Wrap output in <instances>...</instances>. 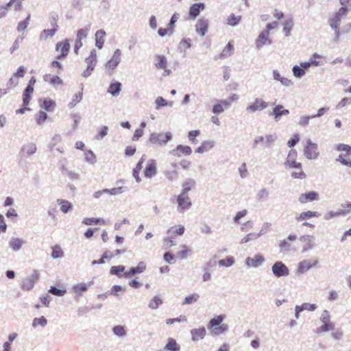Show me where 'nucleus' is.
<instances>
[{
	"label": "nucleus",
	"instance_id": "f257e3e1",
	"mask_svg": "<svg viewBox=\"0 0 351 351\" xmlns=\"http://www.w3.org/2000/svg\"><path fill=\"white\" fill-rule=\"evenodd\" d=\"M223 319L224 316L220 315L210 319L208 328L211 333L218 335L228 330V325L222 323Z\"/></svg>",
	"mask_w": 351,
	"mask_h": 351
},
{
	"label": "nucleus",
	"instance_id": "f03ea898",
	"mask_svg": "<svg viewBox=\"0 0 351 351\" xmlns=\"http://www.w3.org/2000/svg\"><path fill=\"white\" fill-rule=\"evenodd\" d=\"M172 138L171 132L164 133H152L149 138V143L154 145H165Z\"/></svg>",
	"mask_w": 351,
	"mask_h": 351
},
{
	"label": "nucleus",
	"instance_id": "7ed1b4c3",
	"mask_svg": "<svg viewBox=\"0 0 351 351\" xmlns=\"http://www.w3.org/2000/svg\"><path fill=\"white\" fill-rule=\"evenodd\" d=\"M336 149L339 152H345L346 154H341L337 159L341 164L351 167V160L346 159V156L351 155V147L346 144H339L337 145Z\"/></svg>",
	"mask_w": 351,
	"mask_h": 351
},
{
	"label": "nucleus",
	"instance_id": "20e7f679",
	"mask_svg": "<svg viewBox=\"0 0 351 351\" xmlns=\"http://www.w3.org/2000/svg\"><path fill=\"white\" fill-rule=\"evenodd\" d=\"M304 154L308 159L317 158L319 156L317 145L308 139L304 149Z\"/></svg>",
	"mask_w": 351,
	"mask_h": 351
},
{
	"label": "nucleus",
	"instance_id": "39448f33",
	"mask_svg": "<svg viewBox=\"0 0 351 351\" xmlns=\"http://www.w3.org/2000/svg\"><path fill=\"white\" fill-rule=\"evenodd\" d=\"M317 263L318 260L317 258H312L311 260H303L298 263L296 272L298 274H304L310 269L316 267Z\"/></svg>",
	"mask_w": 351,
	"mask_h": 351
},
{
	"label": "nucleus",
	"instance_id": "423d86ee",
	"mask_svg": "<svg viewBox=\"0 0 351 351\" xmlns=\"http://www.w3.org/2000/svg\"><path fill=\"white\" fill-rule=\"evenodd\" d=\"M297 156L298 153L295 149L290 150L284 164L285 167L295 169H300L302 167V163L296 161Z\"/></svg>",
	"mask_w": 351,
	"mask_h": 351
},
{
	"label": "nucleus",
	"instance_id": "0eeeda50",
	"mask_svg": "<svg viewBox=\"0 0 351 351\" xmlns=\"http://www.w3.org/2000/svg\"><path fill=\"white\" fill-rule=\"evenodd\" d=\"M121 50L119 49L115 50L112 58L106 62L105 65L106 69L110 73H112L119 64L121 61Z\"/></svg>",
	"mask_w": 351,
	"mask_h": 351
},
{
	"label": "nucleus",
	"instance_id": "6e6552de",
	"mask_svg": "<svg viewBox=\"0 0 351 351\" xmlns=\"http://www.w3.org/2000/svg\"><path fill=\"white\" fill-rule=\"evenodd\" d=\"M87 64L86 69L83 72V76L88 77L94 70L97 62V55L95 51H92L88 58L85 60Z\"/></svg>",
	"mask_w": 351,
	"mask_h": 351
},
{
	"label": "nucleus",
	"instance_id": "1a4fd4ad",
	"mask_svg": "<svg viewBox=\"0 0 351 351\" xmlns=\"http://www.w3.org/2000/svg\"><path fill=\"white\" fill-rule=\"evenodd\" d=\"M346 14H339V11L336 12L334 16L330 19L329 24L330 27L335 31V40H338L341 36V32L339 29V26L341 22V16H345Z\"/></svg>",
	"mask_w": 351,
	"mask_h": 351
},
{
	"label": "nucleus",
	"instance_id": "9d476101",
	"mask_svg": "<svg viewBox=\"0 0 351 351\" xmlns=\"http://www.w3.org/2000/svg\"><path fill=\"white\" fill-rule=\"evenodd\" d=\"M70 49V44L68 40L58 42L56 45V50L60 54L56 57L58 60L67 56Z\"/></svg>",
	"mask_w": 351,
	"mask_h": 351
},
{
	"label": "nucleus",
	"instance_id": "9b49d317",
	"mask_svg": "<svg viewBox=\"0 0 351 351\" xmlns=\"http://www.w3.org/2000/svg\"><path fill=\"white\" fill-rule=\"evenodd\" d=\"M272 271L276 277L287 276L289 274L288 267L281 261H277L274 264Z\"/></svg>",
	"mask_w": 351,
	"mask_h": 351
},
{
	"label": "nucleus",
	"instance_id": "f8f14e48",
	"mask_svg": "<svg viewBox=\"0 0 351 351\" xmlns=\"http://www.w3.org/2000/svg\"><path fill=\"white\" fill-rule=\"evenodd\" d=\"M268 106V103L261 98H256L252 103L247 106L246 110L250 112L261 111Z\"/></svg>",
	"mask_w": 351,
	"mask_h": 351
},
{
	"label": "nucleus",
	"instance_id": "ddd939ff",
	"mask_svg": "<svg viewBox=\"0 0 351 351\" xmlns=\"http://www.w3.org/2000/svg\"><path fill=\"white\" fill-rule=\"evenodd\" d=\"M147 265L143 261H140L136 267H131L128 271L123 274V277L129 278L137 274L143 273L146 270Z\"/></svg>",
	"mask_w": 351,
	"mask_h": 351
},
{
	"label": "nucleus",
	"instance_id": "4468645a",
	"mask_svg": "<svg viewBox=\"0 0 351 351\" xmlns=\"http://www.w3.org/2000/svg\"><path fill=\"white\" fill-rule=\"evenodd\" d=\"M144 176L147 178H152L157 173V164L155 160H149L144 170Z\"/></svg>",
	"mask_w": 351,
	"mask_h": 351
},
{
	"label": "nucleus",
	"instance_id": "2eb2a0df",
	"mask_svg": "<svg viewBox=\"0 0 351 351\" xmlns=\"http://www.w3.org/2000/svg\"><path fill=\"white\" fill-rule=\"evenodd\" d=\"M177 202L180 211L189 209L191 206V202L188 194L180 193L177 197Z\"/></svg>",
	"mask_w": 351,
	"mask_h": 351
},
{
	"label": "nucleus",
	"instance_id": "dca6fc26",
	"mask_svg": "<svg viewBox=\"0 0 351 351\" xmlns=\"http://www.w3.org/2000/svg\"><path fill=\"white\" fill-rule=\"evenodd\" d=\"M269 32L267 30H263L258 36L256 40V45L258 48H261L264 45H270L271 39L269 38Z\"/></svg>",
	"mask_w": 351,
	"mask_h": 351
},
{
	"label": "nucleus",
	"instance_id": "f3484780",
	"mask_svg": "<svg viewBox=\"0 0 351 351\" xmlns=\"http://www.w3.org/2000/svg\"><path fill=\"white\" fill-rule=\"evenodd\" d=\"M208 29V21L205 19H200L195 25L196 32L202 36H204Z\"/></svg>",
	"mask_w": 351,
	"mask_h": 351
},
{
	"label": "nucleus",
	"instance_id": "a211bd4d",
	"mask_svg": "<svg viewBox=\"0 0 351 351\" xmlns=\"http://www.w3.org/2000/svg\"><path fill=\"white\" fill-rule=\"evenodd\" d=\"M264 262V258L261 254H256L254 257H247L245 263L248 267H256Z\"/></svg>",
	"mask_w": 351,
	"mask_h": 351
},
{
	"label": "nucleus",
	"instance_id": "6ab92c4d",
	"mask_svg": "<svg viewBox=\"0 0 351 351\" xmlns=\"http://www.w3.org/2000/svg\"><path fill=\"white\" fill-rule=\"evenodd\" d=\"M192 153V149L189 146L179 145L172 151V154L180 157L182 155L189 156Z\"/></svg>",
	"mask_w": 351,
	"mask_h": 351
},
{
	"label": "nucleus",
	"instance_id": "aec40b11",
	"mask_svg": "<svg viewBox=\"0 0 351 351\" xmlns=\"http://www.w3.org/2000/svg\"><path fill=\"white\" fill-rule=\"evenodd\" d=\"M205 5L203 3H198L193 4L189 9V16L192 19H195L204 10Z\"/></svg>",
	"mask_w": 351,
	"mask_h": 351
},
{
	"label": "nucleus",
	"instance_id": "412c9836",
	"mask_svg": "<svg viewBox=\"0 0 351 351\" xmlns=\"http://www.w3.org/2000/svg\"><path fill=\"white\" fill-rule=\"evenodd\" d=\"M319 195L315 191H311L306 193L302 194L299 197V202L302 204H305L308 202L317 199Z\"/></svg>",
	"mask_w": 351,
	"mask_h": 351
},
{
	"label": "nucleus",
	"instance_id": "4be33fe9",
	"mask_svg": "<svg viewBox=\"0 0 351 351\" xmlns=\"http://www.w3.org/2000/svg\"><path fill=\"white\" fill-rule=\"evenodd\" d=\"M145 156H143L138 160V163L136 164V167L133 169L132 171V175L137 182H140L141 181L140 173L143 169V164L145 161Z\"/></svg>",
	"mask_w": 351,
	"mask_h": 351
},
{
	"label": "nucleus",
	"instance_id": "5701e85b",
	"mask_svg": "<svg viewBox=\"0 0 351 351\" xmlns=\"http://www.w3.org/2000/svg\"><path fill=\"white\" fill-rule=\"evenodd\" d=\"M105 37L106 32L103 29H99L95 33V45L96 47L101 49L104 45L105 43Z\"/></svg>",
	"mask_w": 351,
	"mask_h": 351
},
{
	"label": "nucleus",
	"instance_id": "b1692460",
	"mask_svg": "<svg viewBox=\"0 0 351 351\" xmlns=\"http://www.w3.org/2000/svg\"><path fill=\"white\" fill-rule=\"evenodd\" d=\"M289 113L288 110L284 109L282 105H277L270 114L274 116L276 120H278L281 116L287 115Z\"/></svg>",
	"mask_w": 351,
	"mask_h": 351
},
{
	"label": "nucleus",
	"instance_id": "393cba45",
	"mask_svg": "<svg viewBox=\"0 0 351 351\" xmlns=\"http://www.w3.org/2000/svg\"><path fill=\"white\" fill-rule=\"evenodd\" d=\"M234 51V45L232 42H229L227 45L223 49L219 55V58H226L230 56Z\"/></svg>",
	"mask_w": 351,
	"mask_h": 351
},
{
	"label": "nucleus",
	"instance_id": "a878e982",
	"mask_svg": "<svg viewBox=\"0 0 351 351\" xmlns=\"http://www.w3.org/2000/svg\"><path fill=\"white\" fill-rule=\"evenodd\" d=\"M193 341H198L202 339L206 335V330L204 327L195 328L191 330Z\"/></svg>",
	"mask_w": 351,
	"mask_h": 351
},
{
	"label": "nucleus",
	"instance_id": "bb28decb",
	"mask_svg": "<svg viewBox=\"0 0 351 351\" xmlns=\"http://www.w3.org/2000/svg\"><path fill=\"white\" fill-rule=\"evenodd\" d=\"M155 66L157 69H166L167 66V60L165 56L158 55L156 56Z\"/></svg>",
	"mask_w": 351,
	"mask_h": 351
},
{
	"label": "nucleus",
	"instance_id": "cd10ccee",
	"mask_svg": "<svg viewBox=\"0 0 351 351\" xmlns=\"http://www.w3.org/2000/svg\"><path fill=\"white\" fill-rule=\"evenodd\" d=\"M230 106V102L226 100H221L219 103L213 106V112L215 114L221 113L224 110V108Z\"/></svg>",
	"mask_w": 351,
	"mask_h": 351
},
{
	"label": "nucleus",
	"instance_id": "c85d7f7f",
	"mask_svg": "<svg viewBox=\"0 0 351 351\" xmlns=\"http://www.w3.org/2000/svg\"><path fill=\"white\" fill-rule=\"evenodd\" d=\"M185 231V228L183 226L179 225L177 226H173L168 229L167 233L171 234V237L182 236Z\"/></svg>",
	"mask_w": 351,
	"mask_h": 351
},
{
	"label": "nucleus",
	"instance_id": "c756f323",
	"mask_svg": "<svg viewBox=\"0 0 351 351\" xmlns=\"http://www.w3.org/2000/svg\"><path fill=\"white\" fill-rule=\"evenodd\" d=\"M317 306L314 304H308V303H304L302 306H297L295 307V317L296 318H298L299 317V313L304 311V310H308V311H315L316 309Z\"/></svg>",
	"mask_w": 351,
	"mask_h": 351
},
{
	"label": "nucleus",
	"instance_id": "7c9ffc66",
	"mask_svg": "<svg viewBox=\"0 0 351 351\" xmlns=\"http://www.w3.org/2000/svg\"><path fill=\"white\" fill-rule=\"evenodd\" d=\"M121 90V84L119 82H112L110 84L108 92L113 96H117Z\"/></svg>",
	"mask_w": 351,
	"mask_h": 351
},
{
	"label": "nucleus",
	"instance_id": "2f4dec72",
	"mask_svg": "<svg viewBox=\"0 0 351 351\" xmlns=\"http://www.w3.org/2000/svg\"><path fill=\"white\" fill-rule=\"evenodd\" d=\"M36 151V145L34 143H29L23 147L21 153L23 156H29L34 154Z\"/></svg>",
	"mask_w": 351,
	"mask_h": 351
},
{
	"label": "nucleus",
	"instance_id": "473e14b6",
	"mask_svg": "<svg viewBox=\"0 0 351 351\" xmlns=\"http://www.w3.org/2000/svg\"><path fill=\"white\" fill-rule=\"evenodd\" d=\"M58 25L56 23L53 24V28L49 29H44L40 34V38L43 39H47L49 37H52L58 30Z\"/></svg>",
	"mask_w": 351,
	"mask_h": 351
},
{
	"label": "nucleus",
	"instance_id": "72a5a7b5",
	"mask_svg": "<svg viewBox=\"0 0 351 351\" xmlns=\"http://www.w3.org/2000/svg\"><path fill=\"white\" fill-rule=\"evenodd\" d=\"M214 146L213 142L210 141H206L202 143L201 145L197 147L195 150L197 153H204L209 151Z\"/></svg>",
	"mask_w": 351,
	"mask_h": 351
},
{
	"label": "nucleus",
	"instance_id": "f704fd0d",
	"mask_svg": "<svg viewBox=\"0 0 351 351\" xmlns=\"http://www.w3.org/2000/svg\"><path fill=\"white\" fill-rule=\"evenodd\" d=\"M125 267L123 265L112 266L110 269V273L112 275H115L119 278L123 277V274L125 272Z\"/></svg>",
	"mask_w": 351,
	"mask_h": 351
},
{
	"label": "nucleus",
	"instance_id": "c9c22d12",
	"mask_svg": "<svg viewBox=\"0 0 351 351\" xmlns=\"http://www.w3.org/2000/svg\"><path fill=\"white\" fill-rule=\"evenodd\" d=\"M44 80L45 82H47L54 86L62 84V80L57 75L47 74L44 76Z\"/></svg>",
	"mask_w": 351,
	"mask_h": 351
},
{
	"label": "nucleus",
	"instance_id": "e433bc0d",
	"mask_svg": "<svg viewBox=\"0 0 351 351\" xmlns=\"http://www.w3.org/2000/svg\"><path fill=\"white\" fill-rule=\"evenodd\" d=\"M57 202L60 206V210L64 213H66L72 209V204L68 200L58 199Z\"/></svg>",
	"mask_w": 351,
	"mask_h": 351
},
{
	"label": "nucleus",
	"instance_id": "4c0bfd02",
	"mask_svg": "<svg viewBox=\"0 0 351 351\" xmlns=\"http://www.w3.org/2000/svg\"><path fill=\"white\" fill-rule=\"evenodd\" d=\"M83 223L87 226H91L93 224L105 225L106 221L104 219L100 218L86 217L84 219Z\"/></svg>",
	"mask_w": 351,
	"mask_h": 351
},
{
	"label": "nucleus",
	"instance_id": "58836bf2",
	"mask_svg": "<svg viewBox=\"0 0 351 351\" xmlns=\"http://www.w3.org/2000/svg\"><path fill=\"white\" fill-rule=\"evenodd\" d=\"M341 7L338 11L339 14H347L348 10L351 8V0H339Z\"/></svg>",
	"mask_w": 351,
	"mask_h": 351
},
{
	"label": "nucleus",
	"instance_id": "ea45409f",
	"mask_svg": "<svg viewBox=\"0 0 351 351\" xmlns=\"http://www.w3.org/2000/svg\"><path fill=\"white\" fill-rule=\"evenodd\" d=\"M165 349L170 351H178L180 350V346L175 339L169 338L168 339V342L165 346Z\"/></svg>",
	"mask_w": 351,
	"mask_h": 351
},
{
	"label": "nucleus",
	"instance_id": "a19ab883",
	"mask_svg": "<svg viewBox=\"0 0 351 351\" xmlns=\"http://www.w3.org/2000/svg\"><path fill=\"white\" fill-rule=\"evenodd\" d=\"M317 217V213L316 212L308 210V211H306V212H303L299 216H297L296 217V220L300 221H302V220H304V219H309V218H312V217Z\"/></svg>",
	"mask_w": 351,
	"mask_h": 351
},
{
	"label": "nucleus",
	"instance_id": "79ce46f5",
	"mask_svg": "<svg viewBox=\"0 0 351 351\" xmlns=\"http://www.w3.org/2000/svg\"><path fill=\"white\" fill-rule=\"evenodd\" d=\"M24 241L19 238L13 239L10 241V246L14 251H17L21 249Z\"/></svg>",
	"mask_w": 351,
	"mask_h": 351
},
{
	"label": "nucleus",
	"instance_id": "37998d69",
	"mask_svg": "<svg viewBox=\"0 0 351 351\" xmlns=\"http://www.w3.org/2000/svg\"><path fill=\"white\" fill-rule=\"evenodd\" d=\"M42 107L47 111H53L56 107V102L51 99H45Z\"/></svg>",
	"mask_w": 351,
	"mask_h": 351
},
{
	"label": "nucleus",
	"instance_id": "c03bdc74",
	"mask_svg": "<svg viewBox=\"0 0 351 351\" xmlns=\"http://www.w3.org/2000/svg\"><path fill=\"white\" fill-rule=\"evenodd\" d=\"M195 182L193 180H188L182 184V191L181 193L187 194L188 192L194 187Z\"/></svg>",
	"mask_w": 351,
	"mask_h": 351
},
{
	"label": "nucleus",
	"instance_id": "a18cd8bd",
	"mask_svg": "<svg viewBox=\"0 0 351 351\" xmlns=\"http://www.w3.org/2000/svg\"><path fill=\"white\" fill-rule=\"evenodd\" d=\"M241 18L242 16L240 15L235 16L234 14H232L227 19V24L231 26L237 25L240 23Z\"/></svg>",
	"mask_w": 351,
	"mask_h": 351
},
{
	"label": "nucleus",
	"instance_id": "49530a36",
	"mask_svg": "<svg viewBox=\"0 0 351 351\" xmlns=\"http://www.w3.org/2000/svg\"><path fill=\"white\" fill-rule=\"evenodd\" d=\"M90 29V25H88L83 28L80 29L77 32V38H76L82 40L84 38H85L87 36L88 33Z\"/></svg>",
	"mask_w": 351,
	"mask_h": 351
},
{
	"label": "nucleus",
	"instance_id": "de8ad7c7",
	"mask_svg": "<svg viewBox=\"0 0 351 351\" xmlns=\"http://www.w3.org/2000/svg\"><path fill=\"white\" fill-rule=\"evenodd\" d=\"M63 256L64 252L60 245H56L52 247L51 256L53 258H62Z\"/></svg>",
	"mask_w": 351,
	"mask_h": 351
},
{
	"label": "nucleus",
	"instance_id": "09e8293b",
	"mask_svg": "<svg viewBox=\"0 0 351 351\" xmlns=\"http://www.w3.org/2000/svg\"><path fill=\"white\" fill-rule=\"evenodd\" d=\"M162 303V300L158 296H155L150 300L149 307L152 309H156Z\"/></svg>",
	"mask_w": 351,
	"mask_h": 351
},
{
	"label": "nucleus",
	"instance_id": "8fccbe9b",
	"mask_svg": "<svg viewBox=\"0 0 351 351\" xmlns=\"http://www.w3.org/2000/svg\"><path fill=\"white\" fill-rule=\"evenodd\" d=\"M291 177L295 179H304L306 178V173L302 170V167L300 169H296V171H294L291 173Z\"/></svg>",
	"mask_w": 351,
	"mask_h": 351
},
{
	"label": "nucleus",
	"instance_id": "3c124183",
	"mask_svg": "<svg viewBox=\"0 0 351 351\" xmlns=\"http://www.w3.org/2000/svg\"><path fill=\"white\" fill-rule=\"evenodd\" d=\"M191 250L186 245H182V249L177 253V256L180 259H184L189 254Z\"/></svg>",
	"mask_w": 351,
	"mask_h": 351
},
{
	"label": "nucleus",
	"instance_id": "603ef678",
	"mask_svg": "<svg viewBox=\"0 0 351 351\" xmlns=\"http://www.w3.org/2000/svg\"><path fill=\"white\" fill-rule=\"evenodd\" d=\"M47 324V320L44 316L36 317L34 319L32 326L36 327L38 326H45Z\"/></svg>",
	"mask_w": 351,
	"mask_h": 351
},
{
	"label": "nucleus",
	"instance_id": "864d4df0",
	"mask_svg": "<svg viewBox=\"0 0 351 351\" xmlns=\"http://www.w3.org/2000/svg\"><path fill=\"white\" fill-rule=\"evenodd\" d=\"M200 134V131L198 130L190 131L188 134V138L191 143H197L196 137Z\"/></svg>",
	"mask_w": 351,
	"mask_h": 351
},
{
	"label": "nucleus",
	"instance_id": "5fc2aeb1",
	"mask_svg": "<svg viewBox=\"0 0 351 351\" xmlns=\"http://www.w3.org/2000/svg\"><path fill=\"white\" fill-rule=\"evenodd\" d=\"M199 299V295L193 293L185 298L183 304H190L197 301Z\"/></svg>",
	"mask_w": 351,
	"mask_h": 351
},
{
	"label": "nucleus",
	"instance_id": "6e6d98bb",
	"mask_svg": "<svg viewBox=\"0 0 351 351\" xmlns=\"http://www.w3.org/2000/svg\"><path fill=\"white\" fill-rule=\"evenodd\" d=\"M34 285L27 278H26L21 284V289L24 291H29L34 287Z\"/></svg>",
	"mask_w": 351,
	"mask_h": 351
},
{
	"label": "nucleus",
	"instance_id": "4d7b16f0",
	"mask_svg": "<svg viewBox=\"0 0 351 351\" xmlns=\"http://www.w3.org/2000/svg\"><path fill=\"white\" fill-rule=\"evenodd\" d=\"M293 25V23L291 19L287 20L284 23L283 31L285 32L287 36H289Z\"/></svg>",
	"mask_w": 351,
	"mask_h": 351
},
{
	"label": "nucleus",
	"instance_id": "13d9d810",
	"mask_svg": "<svg viewBox=\"0 0 351 351\" xmlns=\"http://www.w3.org/2000/svg\"><path fill=\"white\" fill-rule=\"evenodd\" d=\"M19 84V81L16 77L13 75L8 80L6 86L8 89L11 90Z\"/></svg>",
	"mask_w": 351,
	"mask_h": 351
},
{
	"label": "nucleus",
	"instance_id": "bf43d9fd",
	"mask_svg": "<svg viewBox=\"0 0 351 351\" xmlns=\"http://www.w3.org/2000/svg\"><path fill=\"white\" fill-rule=\"evenodd\" d=\"M234 262L233 257H227L224 259H221L219 261V264L221 266L228 267L231 266Z\"/></svg>",
	"mask_w": 351,
	"mask_h": 351
},
{
	"label": "nucleus",
	"instance_id": "052dcab7",
	"mask_svg": "<svg viewBox=\"0 0 351 351\" xmlns=\"http://www.w3.org/2000/svg\"><path fill=\"white\" fill-rule=\"evenodd\" d=\"M113 332L117 336H124L126 334L124 327L121 325L115 326Z\"/></svg>",
	"mask_w": 351,
	"mask_h": 351
},
{
	"label": "nucleus",
	"instance_id": "680f3d73",
	"mask_svg": "<svg viewBox=\"0 0 351 351\" xmlns=\"http://www.w3.org/2000/svg\"><path fill=\"white\" fill-rule=\"evenodd\" d=\"M47 119V113L43 111H40L37 114L36 122L38 124L40 125L43 124Z\"/></svg>",
	"mask_w": 351,
	"mask_h": 351
},
{
	"label": "nucleus",
	"instance_id": "e2e57ef3",
	"mask_svg": "<svg viewBox=\"0 0 351 351\" xmlns=\"http://www.w3.org/2000/svg\"><path fill=\"white\" fill-rule=\"evenodd\" d=\"M82 96L83 94L82 92H78L77 93L75 94V95L73 97L72 101L70 103V106H75L77 103H79L82 100Z\"/></svg>",
	"mask_w": 351,
	"mask_h": 351
},
{
	"label": "nucleus",
	"instance_id": "0e129e2a",
	"mask_svg": "<svg viewBox=\"0 0 351 351\" xmlns=\"http://www.w3.org/2000/svg\"><path fill=\"white\" fill-rule=\"evenodd\" d=\"M29 16H28L24 21L19 22L17 25V30L19 32H22L25 30L29 24Z\"/></svg>",
	"mask_w": 351,
	"mask_h": 351
},
{
	"label": "nucleus",
	"instance_id": "69168bd1",
	"mask_svg": "<svg viewBox=\"0 0 351 351\" xmlns=\"http://www.w3.org/2000/svg\"><path fill=\"white\" fill-rule=\"evenodd\" d=\"M343 210L338 212V215H346L351 211V202H346L342 204Z\"/></svg>",
	"mask_w": 351,
	"mask_h": 351
},
{
	"label": "nucleus",
	"instance_id": "338daca9",
	"mask_svg": "<svg viewBox=\"0 0 351 351\" xmlns=\"http://www.w3.org/2000/svg\"><path fill=\"white\" fill-rule=\"evenodd\" d=\"M49 293L55 295L62 296L66 293V290H62L55 287H51L49 289Z\"/></svg>",
	"mask_w": 351,
	"mask_h": 351
},
{
	"label": "nucleus",
	"instance_id": "774afa93",
	"mask_svg": "<svg viewBox=\"0 0 351 351\" xmlns=\"http://www.w3.org/2000/svg\"><path fill=\"white\" fill-rule=\"evenodd\" d=\"M293 72L295 77H300L303 76L305 73L304 70L298 66H295L293 68Z\"/></svg>",
	"mask_w": 351,
	"mask_h": 351
}]
</instances>
